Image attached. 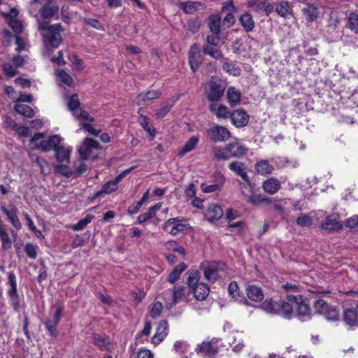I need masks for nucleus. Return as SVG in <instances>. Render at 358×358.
Wrapping results in <instances>:
<instances>
[{"label":"nucleus","mask_w":358,"mask_h":358,"mask_svg":"<svg viewBox=\"0 0 358 358\" xmlns=\"http://www.w3.org/2000/svg\"><path fill=\"white\" fill-rule=\"evenodd\" d=\"M38 29L45 31L43 38V43L47 47H59L62 41L61 32L64 30L60 23L49 24L48 21L38 22Z\"/></svg>","instance_id":"f257e3e1"},{"label":"nucleus","mask_w":358,"mask_h":358,"mask_svg":"<svg viewBox=\"0 0 358 358\" xmlns=\"http://www.w3.org/2000/svg\"><path fill=\"white\" fill-rule=\"evenodd\" d=\"M45 137V133L38 132L34 134L30 139V144L34 145L31 149L39 150L45 152L51 150L55 151L62 141L61 136L57 134L52 135L48 139H44Z\"/></svg>","instance_id":"f03ea898"},{"label":"nucleus","mask_w":358,"mask_h":358,"mask_svg":"<svg viewBox=\"0 0 358 358\" xmlns=\"http://www.w3.org/2000/svg\"><path fill=\"white\" fill-rule=\"evenodd\" d=\"M286 299L294 303V316L301 322H307L312 318V312L307 297L301 294H287Z\"/></svg>","instance_id":"7ed1b4c3"},{"label":"nucleus","mask_w":358,"mask_h":358,"mask_svg":"<svg viewBox=\"0 0 358 358\" xmlns=\"http://www.w3.org/2000/svg\"><path fill=\"white\" fill-rule=\"evenodd\" d=\"M224 84L218 78H212L209 83V88L206 92V98L209 101H218L224 95Z\"/></svg>","instance_id":"20e7f679"},{"label":"nucleus","mask_w":358,"mask_h":358,"mask_svg":"<svg viewBox=\"0 0 358 358\" xmlns=\"http://www.w3.org/2000/svg\"><path fill=\"white\" fill-rule=\"evenodd\" d=\"M207 134L210 140L214 143L225 142L231 136L227 127L218 124H215L207 129Z\"/></svg>","instance_id":"39448f33"},{"label":"nucleus","mask_w":358,"mask_h":358,"mask_svg":"<svg viewBox=\"0 0 358 358\" xmlns=\"http://www.w3.org/2000/svg\"><path fill=\"white\" fill-rule=\"evenodd\" d=\"M59 6L52 0H46L39 9V14L43 21L49 22L52 18L58 20L59 17Z\"/></svg>","instance_id":"423d86ee"},{"label":"nucleus","mask_w":358,"mask_h":358,"mask_svg":"<svg viewBox=\"0 0 358 358\" xmlns=\"http://www.w3.org/2000/svg\"><path fill=\"white\" fill-rule=\"evenodd\" d=\"M182 220H184V218L180 217L169 218L164 222L162 229L168 231L171 235L176 236L187 228V224L182 223Z\"/></svg>","instance_id":"0eeeda50"},{"label":"nucleus","mask_w":358,"mask_h":358,"mask_svg":"<svg viewBox=\"0 0 358 358\" xmlns=\"http://www.w3.org/2000/svg\"><path fill=\"white\" fill-rule=\"evenodd\" d=\"M225 263L220 261H213L208 266L203 268V274L206 280L215 282L219 278L218 268H224Z\"/></svg>","instance_id":"6e6552de"},{"label":"nucleus","mask_w":358,"mask_h":358,"mask_svg":"<svg viewBox=\"0 0 358 358\" xmlns=\"http://www.w3.org/2000/svg\"><path fill=\"white\" fill-rule=\"evenodd\" d=\"M93 149L100 150L101 146L95 140L90 138H85L83 145L78 148V152L83 160L88 159Z\"/></svg>","instance_id":"1a4fd4ad"},{"label":"nucleus","mask_w":358,"mask_h":358,"mask_svg":"<svg viewBox=\"0 0 358 358\" xmlns=\"http://www.w3.org/2000/svg\"><path fill=\"white\" fill-rule=\"evenodd\" d=\"M231 123L237 128L245 127L249 122L250 116L243 109H238L231 112L229 115Z\"/></svg>","instance_id":"9d476101"},{"label":"nucleus","mask_w":358,"mask_h":358,"mask_svg":"<svg viewBox=\"0 0 358 358\" xmlns=\"http://www.w3.org/2000/svg\"><path fill=\"white\" fill-rule=\"evenodd\" d=\"M229 169L233 171L236 176L241 177L249 187H252V182L246 172V166L242 162H231L228 165Z\"/></svg>","instance_id":"9b49d317"},{"label":"nucleus","mask_w":358,"mask_h":358,"mask_svg":"<svg viewBox=\"0 0 358 358\" xmlns=\"http://www.w3.org/2000/svg\"><path fill=\"white\" fill-rule=\"evenodd\" d=\"M217 340L212 339L210 341H203L197 345V352L203 353L208 357H214L218 352Z\"/></svg>","instance_id":"f8f14e48"},{"label":"nucleus","mask_w":358,"mask_h":358,"mask_svg":"<svg viewBox=\"0 0 358 358\" xmlns=\"http://www.w3.org/2000/svg\"><path fill=\"white\" fill-rule=\"evenodd\" d=\"M188 60L192 71L194 73L196 72L203 61L202 56L198 50V47L196 43L192 45L190 47Z\"/></svg>","instance_id":"ddd939ff"},{"label":"nucleus","mask_w":358,"mask_h":358,"mask_svg":"<svg viewBox=\"0 0 358 358\" xmlns=\"http://www.w3.org/2000/svg\"><path fill=\"white\" fill-rule=\"evenodd\" d=\"M294 303L293 301L280 299L278 315L287 320H291L294 317Z\"/></svg>","instance_id":"4468645a"},{"label":"nucleus","mask_w":358,"mask_h":358,"mask_svg":"<svg viewBox=\"0 0 358 358\" xmlns=\"http://www.w3.org/2000/svg\"><path fill=\"white\" fill-rule=\"evenodd\" d=\"M1 210L17 230L22 228L21 222L17 216V208L15 206H12L10 209H8L6 206H1Z\"/></svg>","instance_id":"2eb2a0df"},{"label":"nucleus","mask_w":358,"mask_h":358,"mask_svg":"<svg viewBox=\"0 0 358 358\" xmlns=\"http://www.w3.org/2000/svg\"><path fill=\"white\" fill-rule=\"evenodd\" d=\"M231 158H241L245 155L248 149L238 141H234L227 144Z\"/></svg>","instance_id":"dca6fc26"},{"label":"nucleus","mask_w":358,"mask_h":358,"mask_svg":"<svg viewBox=\"0 0 358 358\" xmlns=\"http://www.w3.org/2000/svg\"><path fill=\"white\" fill-rule=\"evenodd\" d=\"M188 292L186 287L183 286H175L173 288L171 294V302L167 305L169 308H171L180 303L182 299H185L188 295Z\"/></svg>","instance_id":"f3484780"},{"label":"nucleus","mask_w":358,"mask_h":358,"mask_svg":"<svg viewBox=\"0 0 358 358\" xmlns=\"http://www.w3.org/2000/svg\"><path fill=\"white\" fill-rule=\"evenodd\" d=\"M301 13L308 23L316 21L320 15L318 8L313 3H306V6L301 9Z\"/></svg>","instance_id":"a211bd4d"},{"label":"nucleus","mask_w":358,"mask_h":358,"mask_svg":"<svg viewBox=\"0 0 358 358\" xmlns=\"http://www.w3.org/2000/svg\"><path fill=\"white\" fill-rule=\"evenodd\" d=\"M224 10H227L228 13L223 19V24L227 25V27H232L236 23V18L233 13L237 10L232 0L225 3L222 7V11Z\"/></svg>","instance_id":"6ab92c4d"},{"label":"nucleus","mask_w":358,"mask_h":358,"mask_svg":"<svg viewBox=\"0 0 358 358\" xmlns=\"http://www.w3.org/2000/svg\"><path fill=\"white\" fill-rule=\"evenodd\" d=\"M92 343L101 350H110L112 345L108 336H101L94 333L92 336Z\"/></svg>","instance_id":"aec40b11"},{"label":"nucleus","mask_w":358,"mask_h":358,"mask_svg":"<svg viewBox=\"0 0 358 358\" xmlns=\"http://www.w3.org/2000/svg\"><path fill=\"white\" fill-rule=\"evenodd\" d=\"M245 293L248 299L255 302L262 301L264 296L262 289L255 285H248L245 289Z\"/></svg>","instance_id":"412c9836"},{"label":"nucleus","mask_w":358,"mask_h":358,"mask_svg":"<svg viewBox=\"0 0 358 358\" xmlns=\"http://www.w3.org/2000/svg\"><path fill=\"white\" fill-rule=\"evenodd\" d=\"M169 324L166 320H161L159 322L157 331L152 338L155 344L160 343L168 334Z\"/></svg>","instance_id":"4be33fe9"},{"label":"nucleus","mask_w":358,"mask_h":358,"mask_svg":"<svg viewBox=\"0 0 358 358\" xmlns=\"http://www.w3.org/2000/svg\"><path fill=\"white\" fill-rule=\"evenodd\" d=\"M213 178L215 181L219 182L220 184L216 183L213 185H206L203 183L201 187L203 192L211 193L218 191L220 189V185H222L225 180L224 176L221 173L220 171L215 172L213 174Z\"/></svg>","instance_id":"5701e85b"},{"label":"nucleus","mask_w":358,"mask_h":358,"mask_svg":"<svg viewBox=\"0 0 358 358\" xmlns=\"http://www.w3.org/2000/svg\"><path fill=\"white\" fill-rule=\"evenodd\" d=\"M262 187L266 193L273 195L281 188V184L277 178L272 177L264 180Z\"/></svg>","instance_id":"b1692460"},{"label":"nucleus","mask_w":358,"mask_h":358,"mask_svg":"<svg viewBox=\"0 0 358 358\" xmlns=\"http://www.w3.org/2000/svg\"><path fill=\"white\" fill-rule=\"evenodd\" d=\"M223 216L222 208L217 204H211L208 206L205 217L210 222L218 220Z\"/></svg>","instance_id":"393cba45"},{"label":"nucleus","mask_w":358,"mask_h":358,"mask_svg":"<svg viewBox=\"0 0 358 358\" xmlns=\"http://www.w3.org/2000/svg\"><path fill=\"white\" fill-rule=\"evenodd\" d=\"M211 154L215 161H226L231 159L227 145L224 147L215 145L212 148Z\"/></svg>","instance_id":"a878e982"},{"label":"nucleus","mask_w":358,"mask_h":358,"mask_svg":"<svg viewBox=\"0 0 358 358\" xmlns=\"http://www.w3.org/2000/svg\"><path fill=\"white\" fill-rule=\"evenodd\" d=\"M238 20L245 32L248 33L254 30L255 27V22L250 13L248 12L243 13L239 17Z\"/></svg>","instance_id":"bb28decb"},{"label":"nucleus","mask_w":358,"mask_h":358,"mask_svg":"<svg viewBox=\"0 0 358 358\" xmlns=\"http://www.w3.org/2000/svg\"><path fill=\"white\" fill-rule=\"evenodd\" d=\"M182 10L187 14H193L198 10L205 9V4L200 1H185L180 3Z\"/></svg>","instance_id":"cd10ccee"},{"label":"nucleus","mask_w":358,"mask_h":358,"mask_svg":"<svg viewBox=\"0 0 358 358\" xmlns=\"http://www.w3.org/2000/svg\"><path fill=\"white\" fill-rule=\"evenodd\" d=\"M117 189V186H115V183H113L111 180L108 181L102 186L101 190L95 192L93 196L90 198V201H94L99 197L103 196L106 194H110L112 192L116 191Z\"/></svg>","instance_id":"c85d7f7f"},{"label":"nucleus","mask_w":358,"mask_h":358,"mask_svg":"<svg viewBox=\"0 0 358 358\" xmlns=\"http://www.w3.org/2000/svg\"><path fill=\"white\" fill-rule=\"evenodd\" d=\"M280 300L275 301L273 299H266L264 301L260 308L267 313L272 315H278V309Z\"/></svg>","instance_id":"c756f323"},{"label":"nucleus","mask_w":358,"mask_h":358,"mask_svg":"<svg viewBox=\"0 0 358 358\" xmlns=\"http://www.w3.org/2000/svg\"><path fill=\"white\" fill-rule=\"evenodd\" d=\"M162 92L159 90H150L145 93H140L136 96V103L138 105L145 103L147 101H152L159 98Z\"/></svg>","instance_id":"7c9ffc66"},{"label":"nucleus","mask_w":358,"mask_h":358,"mask_svg":"<svg viewBox=\"0 0 358 358\" xmlns=\"http://www.w3.org/2000/svg\"><path fill=\"white\" fill-rule=\"evenodd\" d=\"M257 173L262 176L271 174L274 171L273 165L270 164L268 160L261 159L255 165Z\"/></svg>","instance_id":"2f4dec72"},{"label":"nucleus","mask_w":358,"mask_h":358,"mask_svg":"<svg viewBox=\"0 0 358 358\" xmlns=\"http://www.w3.org/2000/svg\"><path fill=\"white\" fill-rule=\"evenodd\" d=\"M194 297L198 301H203L207 298L210 292V287L205 283L197 284L193 289Z\"/></svg>","instance_id":"473e14b6"},{"label":"nucleus","mask_w":358,"mask_h":358,"mask_svg":"<svg viewBox=\"0 0 358 358\" xmlns=\"http://www.w3.org/2000/svg\"><path fill=\"white\" fill-rule=\"evenodd\" d=\"M71 150L59 145L55 150L56 160L59 163H69Z\"/></svg>","instance_id":"72a5a7b5"},{"label":"nucleus","mask_w":358,"mask_h":358,"mask_svg":"<svg viewBox=\"0 0 358 358\" xmlns=\"http://www.w3.org/2000/svg\"><path fill=\"white\" fill-rule=\"evenodd\" d=\"M64 306L62 305L57 306L55 311L52 317H48L43 322L44 326H58L62 317Z\"/></svg>","instance_id":"f704fd0d"},{"label":"nucleus","mask_w":358,"mask_h":358,"mask_svg":"<svg viewBox=\"0 0 358 358\" xmlns=\"http://www.w3.org/2000/svg\"><path fill=\"white\" fill-rule=\"evenodd\" d=\"M275 10L276 13L284 18L287 17L289 15H293V10L291 4L289 1L282 0L276 6Z\"/></svg>","instance_id":"c9c22d12"},{"label":"nucleus","mask_w":358,"mask_h":358,"mask_svg":"<svg viewBox=\"0 0 358 358\" xmlns=\"http://www.w3.org/2000/svg\"><path fill=\"white\" fill-rule=\"evenodd\" d=\"M247 202L253 206H259L262 203L268 206L272 203V200L262 194L252 193L248 198Z\"/></svg>","instance_id":"e433bc0d"},{"label":"nucleus","mask_w":358,"mask_h":358,"mask_svg":"<svg viewBox=\"0 0 358 358\" xmlns=\"http://www.w3.org/2000/svg\"><path fill=\"white\" fill-rule=\"evenodd\" d=\"M322 229L326 231L338 230L343 227V224L338 222L336 218L327 216L321 223Z\"/></svg>","instance_id":"4c0bfd02"},{"label":"nucleus","mask_w":358,"mask_h":358,"mask_svg":"<svg viewBox=\"0 0 358 358\" xmlns=\"http://www.w3.org/2000/svg\"><path fill=\"white\" fill-rule=\"evenodd\" d=\"M221 17L217 14H211L208 17V25L213 34H220Z\"/></svg>","instance_id":"58836bf2"},{"label":"nucleus","mask_w":358,"mask_h":358,"mask_svg":"<svg viewBox=\"0 0 358 358\" xmlns=\"http://www.w3.org/2000/svg\"><path fill=\"white\" fill-rule=\"evenodd\" d=\"M199 138L196 136H191L185 143L184 146L178 153L179 157H184L187 153L192 151L196 147L199 143Z\"/></svg>","instance_id":"ea45409f"},{"label":"nucleus","mask_w":358,"mask_h":358,"mask_svg":"<svg viewBox=\"0 0 358 358\" xmlns=\"http://www.w3.org/2000/svg\"><path fill=\"white\" fill-rule=\"evenodd\" d=\"M343 320L350 327H358V316L356 310L348 309L343 313Z\"/></svg>","instance_id":"a19ab883"},{"label":"nucleus","mask_w":358,"mask_h":358,"mask_svg":"<svg viewBox=\"0 0 358 358\" xmlns=\"http://www.w3.org/2000/svg\"><path fill=\"white\" fill-rule=\"evenodd\" d=\"M174 103L175 100L173 99H170L162 102L159 108L156 112L155 116H157V118H163L169 113Z\"/></svg>","instance_id":"79ce46f5"},{"label":"nucleus","mask_w":358,"mask_h":358,"mask_svg":"<svg viewBox=\"0 0 358 358\" xmlns=\"http://www.w3.org/2000/svg\"><path fill=\"white\" fill-rule=\"evenodd\" d=\"M202 51L205 55L210 56L215 59H221L224 57L222 50L217 46L203 45Z\"/></svg>","instance_id":"37998d69"},{"label":"nucleus","mask_w":358,"mask_h":358,"mask_svg":"<svg viewBox=\"0 0 358 358\" xmlns=\"http://www.w3.org/2000/svg\"><path fill=\"white\" fill-rule=\"evenodd\" d=\"M186 268L187 266L185 263L181 262L178 264L169 275L168 281L170 283L173 284L180 278L181 273L186 269Z\"/></svg>","instance_id":"c03bdc74"},{"label":"nucleus","mask_w":358,"mask_h":358,"mask_svg":"<svg viewBox=\"0 0 358 358\" xmlns=\"http://www.w3.org/2000/svg\"><path fill=\"white\" fill-rule=\"evenodd\" d=\"M14 110L21 115L31 118L34 116L35 113L34 110L29 106L22 103H15Z\"/></svg>","instance_id":"a18cd8bd"},{"label":"nucleus","mask_w":358,"mask_h":358,"mask_svg":"<svg viewBox=\"0 0 358 358\" xmlns=\"http://www.w3.org/2000/svg\"><path fill=\"white\" fill-rule=\"evenodd\" d=\"M346 27L355 34H358V14L351 12L347 17Z\"/></svg>","instance_id":"49530a36"},{"label":"nucleus","mask_w":358,"mask_h":358,"mask_svg":"<svg viewBox=\"0 0 358 358\" xmlns=\"http://www.w3.org/2000/svg\"><path fill=\"white\" fill-rule=\"evenodd\" d=\"M228 102L231 106H236L241 101V93L234 87H230L227 93Z\"/></svg>","instance_id":"de8ad7c7"},{"label":"nucleus","mask_w":358,"mask_h":358,"mask_svg":"<svg viewBox=\"0 0 358 358\" xmlns=\"http://www.w3.org/2000/svg\"><path fill=\"white\" fill-rule=\"evenodd\" d=\"M0 240L2 243L1 248L4 250H8L12 247V241L9 237L6 229L0 224Z\"/></svg>","instance_id":"09e8293b"},{"label":"nucleus","mask_w":358,"mask_h":358,"mask_svg":"<svg viewBox=\"0 0 358 358\" xmlns=\"http://www.w3.org/2000/svg\"><path fill=\"white\" fill-rule=\"evenodd\" d=\"M29 157L32 162L36 164L40 167L41 173L45 174L44 166L48 164L47 160L34 153H29Z\"/></svg>","instance_id":"8fccbe9b"},{"label":"nucleus","mask_w":358,"mask_h":358,"mask_svg":"<svg viewBox=\"0 0 358 358\" xmlns=\"http://www.w3.org/2000/svg\"><path fill=\"white\" fill-rule=\"evenodd\" d=\"M325 318L331 322H336L339 320V312L336 308L334 306H329L326 311L323 313Z\"/></svg>","instance_id":"3c124183"},{"label":"nucleus","mask_w":358,"mask_h":358,"mask_svg":"<svg viewBox=\"0 0 358 358\" xmlns=\"http://www.w3.org/2000/svg\"><path fill=\"white\" fill-rule=\"evenodd\" d=\"M10 306L13 307L15 311H19L20 309V303L22 299L19 295V293L8 294Z\"/></svg>","instance_id":"603ef678"},{"label":"nucleus","mask_w":358,"mask_h":358,"mask_svg":"<svg viewBox=\"0 0 358 358\" xmlns=\"http://www.w3.org/2000/svg\"><path fill=\"white\" fill-rule=\"evenodd\" d=\"M330 306L323 299H317L313 303V308L317 314H323Z\"/></svg>","instance_id":"864d4df0"},{"label":"nucleus","mask_w":358,"mask_h":358,"mask_svg":"<svg viewBox=\"0 0 358 358\" xmlns=\"http://www.w3.org/2000/svg\"><path fill=\"white\" fill-rule=\"evenodd\" d=\"M55 171L57 173H59L66 178H70L73 176V171L66 164H57L55 166Z\"/></svg>","instance_id":"5fc2aeb1"},{"label":"nucleus","mask_w":358,"mask_h":358,"mask_svg":"<svg viewBox=\"0 0 358 358\" xmlns=\"http://www.w3.org/2000/svg\"><path fill=\"white\" fill-rule=\"evenodd\" d=\"M57 76L59 78L61 81L69 87L73 85V80L71 76L67 73L64 70H57L56 73Z\"/></svg>","instance_id":"6e6d98bb"},{"label":"nucleus","mask_w":358,"mask_h":358,"mask_svg":"<svg viewBox=\"0 0 358 358\" xmlns=\"http://www.w3.org/2000/svg\"><path fill=\"white\" fill-rule=\"evenodd\" d=\"M223 69L234 76H239L241 73V69L237 65L230 62H225L223 64Z\"/></svg>","instance_id":"4d7b16f0"},{"label":"nucleus","mask_w":358,"mask_h":358,"mask_svg":"<svg viewBox=\"0 0 358 358\" xmlns=\"http://www.w3.org/2000/svg\"><path fill=\"white\" fill-rule=\"evenodd\" d=\"M94 216L90 214L86 215V217L79 220L76 224H74L72 229L74 231H80L83 229L89 223L92 222Z\"/></svg>","instance_id":"13d9d810"},{"label":"nucleus","mask_w":358,"mask_h":358,"mask_svg":"<svg viewBox=\"0 0 358 358\" xmlns=\"http://www.w3.org/2000/svg\"><path fill=\"white\" fill-rule=\"evenodd\" d=\"M38 247L36 244L27 243L24 246V252L27 255L32 259H35L38 255Z\"/></svg>","instance_id":"bf43d9fd"},{"label":"nucleus","mask_w":358,"mask_h":358,"mask_svg":"<svg viewBox=\"0 0 358 358\" xmlns=\"http://www.w3.org/2000/svg\"><path fill=\"white\" fill-rule=\"evenodd\" d=\"M8 284L10 286V289L7 292L8 294L17 293V280L16 276L13 272H9L8 273Z\"/></svg>","instance_id":"052dcab7"},{"label":"nucleus","mask_w":358,"mask_h":358,"mask_svg":"<svg viewBox=\"0 0 358 358\" xmlns=\"http://www.w3.org/2000/svg\"><path fill=\"white\" fill-rule=\"evenodd\" d=\"M281 288L285 290L287 294L299 293L301 290V287L299 285L287 282L281 285Z\"/></svg>","instance_id":"680f3d73"},{"label":"nucleus","mask_w":358,"mask_h":358,"mask_svg":"<svg viewBox=\"0 0 358 358\" xmlns=\"http://www.w3.org/2000/svg\"><path fill=\"white\" fill-rule=\"evenodd\" d=\"M257 10H264L267 15L271 13L274 10V6L268 2V0H263L257 5Z\"/></svg>","instance_id":"e2e57ef3"},{"label":"nucleus","mask_w":358,"mask_h":358,"mask_svg":"<svg viewBox=\"0 0 358 358\" xmlns=\"http://www.w3.org/2000/svg\"><path fill=\"white\" fill-rule=\"evenodd\" d=\"M67 106H68V108L71 112L75 111L80 107V102L78 99V95L77 94H73L70 96V98L68 101Z\"/></svg>","instance_id":"0e129e2a"},{"label":"nucleus","mask_w":358,"mask_h":358,"mask_svg":"<svg viewBox=\"0 0 358 358\" xmlns=\"http://www.w3.org/2000/svg\"><path fill=\"white\" fill-rule=\"evenodd\" d=\"M228 292L229 294L233 298L236 300L238 299L239 297H241L239 294V287L236 281H232L229 283L228 286Z\"/></svg>","instance_id":"69168bd1"},{"label":"nucleus","mask_w":358,"mask_h":358,"mask_svg":"<svg viewBox=\"0 0 358 358\" xmlns=\"http://www.w3.org/2000/svg\"><path fill=\"white\" fill-rule=\"evenodd\" d=\"M200 278V273L199 271H194L189 273L187 278V284L190 288H194L198 283Z\"/></svg>","instance_id":"338daca9"},{"label":"nucleus","mask_w":358,"mask_h":358,"mask_svg":"<svg viewBox=\"0 0 358 358\" xmlns=\"http://www.w3.org/2000/svg\"><path fill=\"white\" fill-rule=\"evenodd\" d=\"M83 21L85 24L93 27L97 30H103L104 29L103 24L100 22L97 19L85 17Z\"/></svg>","instance_id":"774afa93"}]
</instances>
